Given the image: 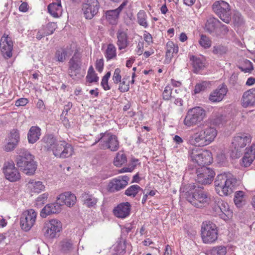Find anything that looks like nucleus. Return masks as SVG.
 Masks as SVG:
<instances>
[{"mask_svg":"<svg viewBox=\"0 0 255 255\" xmlns=\"http://www.w3.org/2000/svg\"><path fill=\"white\" fill-rule=\"evenodd\" d=\"M215 190L220 196L231 195L236 189L237 179L230 172H225L218 175L214 182Z\"/></svg>","mask_w":255,"mask_h":255,"instance_id":"1","label":"nucleus"},{"mask_svg":"<svg viewBox=\"0 0 255 255\" xmlns=\"http://www.w3.org/2000/svg\"><path fill=\"white\" fill-rule=\"evenodd\" d=\"M217 135V130L213 127L203 129L200 125L192 128V144L197 146H204L214 141Z\"/></svg>","mask_w":255,"mask_h":255,"instance_id":"2","label":"nucleus"},{"mask_svg":"<svg viewBox=\"0 0 255 255\" xmlns=\"http://www.w3.org/2000/svg\"><path fill=\"white\" fill-rule=\"evenodd\" d=\"M17 153L19 155L16 156L15 160L17 166L25 174L29 175L33 174L37 168L34 161V156L24 149L18 150Z\"/></svg>","mask_w":255,"mask_h":255,"instance_id":"3","label":"nucleus"},{"mask_svg":"<svg viewBox=\"0 0 255 255\" xmlns=\"http://www.w3.org/2000/svg\"><path fill=\"white\" fill-rule=\"evenodd\" d=\"M100 137L92 144L95 145L100 142V148L102 149H109L116 151L119 148V142L118 137L111 132H105L100 133Z\"/></svg>","mask_w":255,"mask_h":255,"instance_id":"4","label":"nucleus"},{"mask_svg":"<svg viewBox=\"0 0 255 255\" xmlns=\"http://www.w3.org/2000/svg\"><path fill=\"white\" fill-rule=\"evenodd\" d=\"M218 231L216 225L212 222H203L201 226V237L205 244H212L218 239Z\"/></svg>","mask_w":255,"mask_h":255,"instance_id":"5","label":"nucleus"},{"mask_svg":"<svg viewBox=\"0 0 255 255\" xmlns=\"http://www.w3.org/2000/svg\"><path fill=\"white\" fill-rule=\"evenodd\" d=\"M214 12L226 23L231 20V8L228 3L223 0L215 1L212 6Z\"/></svg>","mask_w":255,"mask_h":255,"instance_id":"6","label":"nucleus"},{"mask_svg":"<svg viewBox=\"0 0 255 255\" xmlns=\"http://www.w3.org/2000/svg\"><path fill=\"white\" fill-rule=\"evenodd\" d=\"M61 230V222L57 219H51L44 223L42 231L46 238L53 239Z\"/></svg>","mask_w":255,"mask_h":255,"instance_id":"7","label":"nucleus"},{"mask_svg":"<svg viewBox=\"0 0 255 255\" xmlns=\"http://www.w3.org/2000/svg\"><path fill=\"white\" fill-rule=\"evenodd\" d=\"M212 161V153L210 151L199 150L195 152V149H192V165L196 163L201 167L206 166Z\"/></svg>","mask_w":255,"mask_h":255,"instance_id":"8","label":"nucleus"},{"mask_svg":"<svg viewBox=\"0 0 255 255\" xmlns=\"http://www.w3.org/2000/svg\"><path fill=\"white\" fill-rule=\"evenodd\" d=\"M194 187V191L192 192V206L197 208H202L206 204H208L210 201V197L202 187H198L196 188Z\"/></svg>","mask_w":255,"mask_h":255,"instance_id":"9","label":"nucleus"},{"mask_svg":"<svg viewBox=\"0 0 255 255\" xmlns=\"http://www.w3.org/2000/svg\"><path fill=\"white\" fill-rule=\"evenodd\" d=\"M37 218V213L32 209L24 211L20 217V227L27 232L34 225Z\"/></svg>","mask_w":255,"mask_h":255,"instance_id":"10","label":"nucleus"},{"mask_svg":"<svg viewBox=\"0 0 255 255\" xmlns=\"http://www.w3.org/2000/svg\"><path fill=\"white\" fill-rule=\"evenodd\" d=\"M195 180L202 185L210 184L215 175L214 171L206 166L199 167L196 170Z\"/></svg>","mask_w":255,"mask_h":255,"instance_id":"11","label":"nucleus"},{"mask_svg":"<svg viewBox=\"0 0 255 255\" xmlns=\"http://www.w3.org/2000/svg\"><path fill=\"white\" fill-rule=\"evenodd\" d=\"M129 180V178L127 175L113 178L109 182L107 190L111 193L119 191L127 186Z\"/></svg>","mask_w":255,"mask_h":255,"instance_id":"12","label":"nucleus"},{"mask_svg":"<svg viewBox=\"0 0 255 255\" xmlns=\"http://www.w3.org/2000/svg\"><path fill=\"white\" fill-rule=\"evenodd\" d=\"M99 8L98 0H87L82 6L84 17L86 19H92L98 13Z\"/></svg>","mask_w":255,"mask_h":255,"instance_id":"13","label":"nucleus"},{"mask_svg":"<svg viewBox=\"0 0 255 255\" xmlns=\"http://www.w3.org/2000/svg\"><path fill=\"white\" fill-rule=\"evenodd\" d=\"M251 142V135L246 133H239L237 134L232 140V145L237 152L240 153V150L244 148L247 144Z\"/></svg>","mask_w":255,"mask_h":255,"instance_id":"14","label":"nucleus"},{"mask_svg":"<svg viewBox=\"0 0 255 255\" xmlns=\"http://www.w3.org/2000/svg\"><path fill=\"white\" fill-rule=\"evenodd\" d=\"M3 169L5 178L9 181L14 182L20 179V174L12 161L5 162Z\"/></svg>","mask_w":255,"mask_h":255,"instance_id":"15","label":"nucleus"},{"mask_svg":"<svg viewBox=\"0 0 255 255\" xmlns=\"http://www.w3.org/2000/svg\"><path fill=\"white\" fill-rule=\"evenodd\" d=\"M1 52L5 58H9L12 56L13 43L11 38L5 36V34L1 37L0 42Z\"/></svg>","mask_w":255,"mask_h":255,"instance_id":"16","label":"nucleus"},{"mask_svg":"<svg viewBox=\"0 0 255 255\" xmlns=\"http://www.w3.org/2000/svg\"><path fill=\"white\" fill-rule=\"evenodd\" d=\"M68 64V74L71 77L74 78L81 69V60L80 55L75 53L70 59Z\"/></svg>","mask_w":255,"mask_h":255,"instance_id":"17","label":"nucleus"},{"mask_svg":"<svg viewBox=\"0 0 255 255\" xmlns=\"http://www.w3.org/2000/svg\"><path fill=\"white\" fill-rule=\"evenodd\" d=\"M127 31L128 29H124L121 27L117 31L116 44L120 50L125 49L129 44Z\"/></svg>","mask_w":255,"mask_h":255,"instance_id":"18","label":"nucleus"},{"mask_svg":"<svg viewBox=\"0 0 255 255\" xmlns=\"http://www.w3.org/2000/svg\"><path fill=\"white\" fill-rule=\"evenodd\" d=\"M131 205L128 202L119 204L113 210L114 215L118 218L124 219L128 217L130 212Z\"/></svg>","mask_w":255,"mask_h":255,"instance_id":"19","label":"nucleus"},{"mask_svg":"<svg viewBox=\"0 0 255 255\" xmlns=\"http://www.w3.org/2000/svg\"><path fill=\"white\" fill-rule=\"evenodd\" d=\"M241 105L244 108L255 107V88L250 89L243 93Z\"/></svg>","mask_w":255,"mask_h":255,"instance_id":"20","label":"nucleus"},{"mask_svg":"<svg viewBox=\"0 0 255 255\" xmlns=\"http://www.w3.org/2000/svg\"><path fill=\"white\" fill-rule=\"evenodd\" d=\"M228 89L225 85H220L211 93L209 99L212 102H219L221 101L226 95Z\"/></svg>","mask_w":255,"mask_h":255,"instance_id":"21","label":"nucleus"},{"mask_svg":"<svg viewBox=\"0 0 255 255\" xmlns=\"http://www.w3.org/2000/svg\"><path fill=\"white\" fill-rule=\"evenodd\" d=\"M76 197L75 194L70 192H66L61 194L57 197V201L62 205H65L68 207L73 206L76 202Z\"/></svg>","mask_w":255,"mask_h":255,"instance_id":"22","label":"nucleus"},{"mask_svg":"<svg viewBox=\"0 0 255 255\" xmlns=\"http://www.w3.org/2000/svg\"><path fill=\"white\" fill-rule=\"evenodd\" d=\"M58 141L52 134L45 135L40 141L44 150L52 152Z\"/></svg>","mask_w":255,"mask_h":255,"instance_id":"23","label":"nucleus"},{"mask_svg":"<svg viewBox=\"0 0 255 255\" xmlns=\"http://www.w3.org/2000/svg\"><path fill=\"white\" fill-rule=\"evenodd\" d=\"M255 158V145L252 144L246 148V151L242 159V165L247 167L250 166Z\"/></svg>","mask_w":255,"mask_h":255,"instance_id":"24","label":"nucleus"},{"mask_svg":"<svg viewBox=\"0 0 255 255\" xmlns=\"http://www.w3.org/2000/svg\"><path fill=\"white\" fill-rule=\"evenodd\" d=\"M61 209V204L59 202L47 204L42 209L40 216L42 218H46L50 214L60 212Z\"/></svg>","mask_w":255,"mask_h":255,"instance_id":"25","label":"nucleus"},{"mask_svg":"<svg viewBox=\"0 0 255 255\" xmlns=\"http://www.w3.org/2000/svg\"><path fill=\"white\" fill-rule=\"evenodd\" d=\"M206 117V111L202 108L196 107L192 108V125L200 123Z\"/></svg>","mask_w":255,"mask_h":255,"instance_id":"26","label":"nucleus"},{"mask_svg":"<svg viewBox=\"0 0 255 255\" xmlns=\"http://www.w3.org/2000/svg\"><path fill=\"white\" fill-rule=\"evenodd\" d=\"M72 53L73 50L71 47L60 48L56 50L54 58L59 62H63L65 60L66 57L71 55Z\"/></svg>","mask_w":255,"mask_h":255,"instance_id":"27","label":"nucleus"},{"mask_svg":"<svg viewBox=\"0 0 255 255\" xmlns=\"http://www.w3.org/2000/svg\"><path fill=\"white\" fill-rule=\"evenodd\" d=\"M178 52V46L172 41H169L166 44V52L164 62L169 63L174 53L176 54Z\"/></svg>","mask_w":255,"mask_h":255,"instance_id":"28","label":"nucleus"},{"mask_svg":"<svg viewBox=\"0 0 255 255\" xmlns=\"http://www.w3.org/2000/svg\"><path fill=\"white\" fill-rule=\"evenodd\" d=\"M81 198L84 204L89 208L96 206L98 201V198L94 194H90L89 192L83 193Z\"/></svg>","mask_w":255,"mask_h":255,"instance_id":"29","label":"nucleus"},{"mask_svg":"<svg viewBox=\"0 0 255 255\" xmlns=\"http://www.w3.org/2000/svg\"><path fill=\"white\" fill-rule=\"evenodd\" d=\"M49 13L54 17H59L62 14V8L60 1L50 3L48 6Z\"/></svg>","mask_w":255,"mask_h":255,"instance_id":"30","label":"nucleus"},{"mask_svg":"<svg viewBox=\"0 0 255 255\" xmlns=\"http://www.w3.org/2000/svg\"><path fill=\"white\" fill-rule=\"evenodd\" d=\"M40 135L41 129L39 127H31L27 134V139L29 143H34L36 142L39 139Z\"/></svg>","mask_w":255,"mask_h":255,"instance_id":"31","label":"nucleus"},{"mask_svg":"<svg viewBox=\"0 0 255 255\" xmlns=\"http://www.w3.org/2000/svg\"><path fill=\"white\" fill-rule=\"evenodd\" d=\"M206 67L205 60L203 58H195L192 56V71L196 74L200 73Z\"/></svg>","mask_w":255,"mask_h":255,"instance_id":"32","label":"nucleus"},{"mask_svg":"<svg viewBox=\"0 0 255 255\" xmlns=\"http://www.w3.org/2000/svg\"><path fill=\"white\" fill-rule=\"evenodd\" d=\"M221 22L215 17H210L207 19L205 24L206 31L211 33L216 31L217 28H219Z\"/></svg>","mask_w":255,"mask_h":255,"instance_id":"33","label":"nucleus"},{"mask_svg":"<svg viewBox=\"0 0 255 255\" xmlns=\"http://www.w3.org/2000/svg\"><path fill=\"white\" fill-rule=\"evenodd\" d=\"M28 188L31 192L39 193L43 191L45 186L41 181L30 180L27 183Z\"/></svg>","mask_w":255,"mask_h":255,"instance_id":"34","label":"nucleus"},{"mask_svg":"<svg viewBox=\"0 0 255 255\" xmlns=\"http://www.w3.org/2000/svg\"><path fill=\"white\" fill-rule=\"evenodd\" d=\"M219 204L221 207V208H220L221 212H222V213L225 216V217L220 218L223 219L224 220H227L231 218L233 213L230 209L228 204L222 200V201H220Z\"/></svg>","mask_w":255,"mask_h":255,"instance_id":"35","label":"nucleus"},{"mask_svg":"<svg viewBox=\"0 0 255 255\" xmlns=\"http://www.w3.org/2000/svg\"><path fill=\"white\" fill-rule=\"evenodd\" d=\"M105 56L107 61L115 59L117 57V50L115 46L110 43L108 45L105 53Z\"/></svg>","mask_w":255,"mask_h":255,"instance_id":"36","label":"nucleus"},{"mask_svg":"<svg viewBox=\"0 0 255 255\" xmlns=\"http://www.w3.org/2000/svg\"><path fill=\"white\" fill-rule=\"evenodd\" d=\"M119 14L115 9L108 10L106 12V17L110 23L114 25L117 23Z\"/></svg>","mask_w":255,"mask_h":255,"instance_id":"37","label":"nucleus"},{"mask_svg":"<svg viewBox=\"0 0 255 255\" xmlns=\"http://www.w3.org/2000/svg\"><path fill=\"white\" fill-rule=\"evenodd\" d=\"M143 191L142 189L138 185H133L128 188L125 192L127 196L134 197L138 193Z\"/></svg>","mask_w":255,"mask_h":255,"instance_id":"38","label":"nucleus"},{"mask_svg":"<svg viewBox=\"0 0 255 255\" xmlns=\"http://www.w3.org/2000/svg\"><path fill=\"white\" fill-rule=\"evenodd\" d=\"M127 161V157L125 154L122 151H119L117 153L114 159V163L115 166L120 167L126 163Z\"/></svg>","mask_w":255,"mask_h":255,"instance_id":"39","label":"nucleus"},{"mask_svg":"<svg viewBox=\"0 0 255 255\" xmlns=\"http://www.w3.org/2000/svg\"><path fill=\"white\" fill-rule=\"evenodd\" d=\"M147 15L145 12L143 10H140L137 14V23L141 26L144 28L148 26V23L147 22Z\"/></svg>","mask_w":255,"mask_h":255,"instance_id":"40","label":"nucleus"},{"mask_svg":"<svg viewBox=\"0 0 255 255\" xmlns=\"http://www.w3.org/2000/svg\"><path fill=\"white\" fill-rule=\"evenodd\" d=\"M245 200V193L243 191H238L235 193L234 202L237 207H241L244 203Z\"/></svg>","mask_w":255,"mask_h":255,"instance_id":"41","label":"nucleus"},{"mask_svg":"<svg viewBox=\"0 0 255 255\" xmlns=\"http://www.w3.org/2000/svg\"><path fill=\"white\" fill-rule=\"evenodd\" d=\"M65 147L63 148L62 152L61 153V158H65L70 157L74 152L73 147L71 144L68 143H64Z\"/></svg>","mask_w":255,"mask_h":255,"instance_id":"42","label":"nucleus"},{"mask_svg":"<svg viewBox=\"0 0 255 255\" xmlns=\"http://www.w3.org/2000/svg\"><path fill=\"white\" fill-rule=\"evenodd\" d=\"M220 201H222L220 198H216L215 199L214 203L212 205V210L216 216H218L220 217H225L224 214L221 212L220 210V205L219 204Z\"/></svg>","mask_w":255,"mask_h":255,"instance_id":"43","label":"nucleus"},{"mask_svg":"<svg viewBox=\"0 0 255 255\" xmlns=\"http://www.w3.org/2000/svg\"><path fill=\"white\" fill-rule=\"evenodd\" d=\"M64 143H66V142L65 141H59L55 147L54 148L52 153L55 157L61 158V155L59 154H61V153L62 152L63 149L65 147Z\"/></svg>","mask_w":255,"mask_h":255,"instance_id":"44","label":"nucleus"},{"mask_svg":"<svg viewBox=\"0 0 255 255\" xmlns=\"http://www.w3.org/2000/svg\"><path fill=\"white\" fill-rule=\"evenodd\" d=\"M211 255H225L227 253L226 247L219 246L213 247L210 251Z\"/></svg>","mask_w":255,"mask_h":255,"instance_id":"45","label":"nucleus"},{"mask_svg":"<svg viewBox=\"0 0 255 255\" xmlns=\"http://www.w3.org/2000/svg\"><path fill=\"white\" fill-rule=\"evenodd\" d=\"M211 83L209 81H202L197 84L195 87V93H199L201 91L205 90L207 88L210 87Z\"/></svg>","mask_w":255,"mask_h":255,"instance_id":"46","label":"nucleus"},{"mask_svg":"<svg viewBox=\"0 0 255 255\" xmlns=\"http://www.w3.org/2000/svg\"><path fill=\"white\" fill-rule=\"evenodd\" d=\"M129 77L127 78H123L122 81H121L119 83V86L118 89L120 92L122 93L128 92L129 89V82H127V79H128Z\"/></svg>","mask_w":255,"mask_h":255,"instance_id":"47","label":"nucleus"},{"mask_svg":"<svg viewBox=\"0 0 255 255\" xmlns=\"http://www.w3.org/2000/svg\"><path fill=\"white\" fill-rule=\"evenodd\" d=\"M61 250L63 252H68L73 250V243L70 240H64L61 242Z\"/></svg>","mask_w":255,"mask_h":255,"instance_id":"48","label":"nucleus"},{"mask_svg":"<svg viewBox=\"0 0 255 255\" xmlns=\"http://www.w3.org/2000/svg\"><path fill=\"white\" fill-rule=\"evenodd\" d=\"M9 141H12L17 144L19 141V132L17 129H13L10 133V135L8 137Z\"/></svg>","mask_w":255,"mask_h":255,"instance_id":"49","label":"nucleus"},{"mask_svg":"<svg viewBox=\"0 0 255 255\" xmlns=\"http://www.w3.org/2000/svg\"><path fill=\"white\" fill-rule=\"evenodd\" d=\"M199 43L201 46L205 48H208L210 47L212 45V42L209 38L203 35H202L201 36Z\"/></svg>","mask_w":255,"mask_h":255,"instance_id":"50","label":"nucleus"},{"mask_svg":"<svg viewBox=\"0 0 255 255\" xmlns=\"http://www.w3.org/2000/svg\"><path fill=\"white\" fill-rule=\"evenodd\" d=\"M56 28L57 25L55 23L49 22L44 28V30L45 31V34H46V35L52 34Z\"/></svg>","mask_w":255,"mask_h":255,"instance_id":"51","label":"nucleus"},{"mask_svg":"<svg viewBox=\"0 0 255 255\" xmlns=\"http://www.w3.org/2000/svg\"><path fill=\"white\" fill-rule=\"evenodd\" d=\"M233 20L235 25L239 26L244 23V19L241 14L239 12L234 13Z\"/></svg>","mask_w":255,"mask_h":255,"instance_id":"52","label":"nucleus"},{"mask_svg":"<svg viewBox=\"0 0 255 255\" xmlns=\"http://www.w3.org/2000/svg\"><path fill=\"white\" fill-rule=\"evenodd\" d=\"M227 51L226 47L222 45L215 46L213 49V53L217 55L224 54L226 53Z\"/></svg>","mask_w":255,"mask_h":255,"instance_id":"53","label":"nucleus"},{"mask_svg":"<svg viewBox=\"0 0 255 255\" xmlns=\"http://www.w3.org/2000/svg\"><path fill=\"white\" fill-rule=\"evenodd\" d=\"M171 94L172 89L171 87L169 86H166L162 93V97L163 99L165 100H170L172 97Z\"/></svg>","mask_w":255,"mask_h":255,"instance_id":"54","label":"nucleus"},{"mask_svg":"<svg viewBox=\"0 0 255 255\" xmlns=\"http://www.w3.org/2000/svg\"><path fill=\"white\" fill-rule=\"evenodd\" d=\"M245 63L246 64V67L242 66L240 67V69L242 71H243L245 73H251L253 70V66L252 62L249 60H246L245 61Z\"/></svg>","mask_w":255,"mask_h":255,"instance_id":"55","label":"nucleus"},{"mask_svg":"<svg viewBox=\"0 0 255 255\" xmlns=\"http://www.w3.org/2000/svg\"><path fill=\"white\" fill-rule=\"evenodd\" d=\"M17 144L12 141L8 140V142L3 146V149L6 152L11 151L15 148Z\"/></svg>","mask_w":255,"mask_h":255,"instance_id":"56","label":"nucleus"},{"mask_svg":"<svg viewBox=\"0 0 255 255\" xmlns=\"http://www.w3.org/2000/svg\"><path fill=\"white\" fill-rule=\"evenodd\" d=\"M225 122V117L223 115L217 116L212 121L213 125L218 126L224 124Z\"/></svg>","mask_w":255,"mask_h":255,"instance_id":"57","label":"nucleus"},{"mask_svg":"<svg viewBox=\"0 0 255 255\" xmlns=\"http://www.w3.org/2000/svg\"><path fill=\"white\" fill-rule=\"evenodd\" d=\"M121 70L119 68H117L115 70L114 75L113 76V80L114 82L116 84L119 83L121 81V76L120 75Z\"/></svg>","mask_w":255,"mask_h":255,"instance_id":"58","label":"nucleus"},{"mask_svg":"<svg viewBox=\"0 0 255 255\" xmlns=\"http://www.w3.org/2000/svg\"><path fill=\"white\" fill-rule=\"evenodd\" d=\"M86 79L88 82L93 83L97 82L99 80V77L97 74L93 73L90 74H87L86 76Z\"/></svg>","mask_w":255,"mask_h":255,"instance_id":"59","label":"nucleus"},{"mask_svg":"<svg viewBox=\"0 0 255 255\" xmlns=\"http://www.w3.org/2000/svg\"><path fill=\"white\" fill-rule=\"evenodd\" d=\"M48 196V194L47 193H43L39 195L36 199L37 204H43L46 201Z\"/></svg>","mask_w":255,"mask_h":255,"instance_id":"60","label":"nucleus"},{"mask_svg":"<svg viewBox=\"0 0 255 255\" xmlns=\"http://www.w3.org/2000/svg\"><path fill=\"white\" fill-rule=\"evenodd\" d=\"M104 68V60L103 58L98 59L96 62V68L99 72H102Z\"/></svg>","mask_w":255,"mask_h":255,"instance_id":"61","label":"nucleus"},{"mask_svg":"<svg viewBox=\"0 0 255 255\" xmlns=\"http://www.w3.org/2000/svg\"><path fill=\"white\" fill-rule=\"evenodd\" d=\"M191 112V109H189L187 115L186 116L184 121V124L188 127H190L191 126V115L190 114Z\"/></svg>","mask_w":255,"mask_h":255,"instance_id":"62","label":"nucleus"},{"mask_svg":"<svg viewBox=\"0 0 255 255\" xmlns=\"http://www.w3.org/2000/svg\"><path fill=\"white\" fill-rule=\"evenodd\" d=\"M28 102V100L26 98H20L17 100L15 102L16 106H25Z\"/></svg>","mask_w":255,"mask_h":255,"instance_id":"63","label":"nucleus"},{"mask_svg":"<svg viewBox=\"0 0 255 255\" xmlns=\"http://www.w3.org/2000/svg\"><path fill=\"white\" fill-rule=\"evenodd\" d=\"M108 80L109 79L104 77H103L102 79L101 85L105 90H108L110 89L109 86L108 85Z\"/></svg>","mask_w":255,"mask_h":255,"instance_id":"64","label":"nucleus"}]
</instances>
